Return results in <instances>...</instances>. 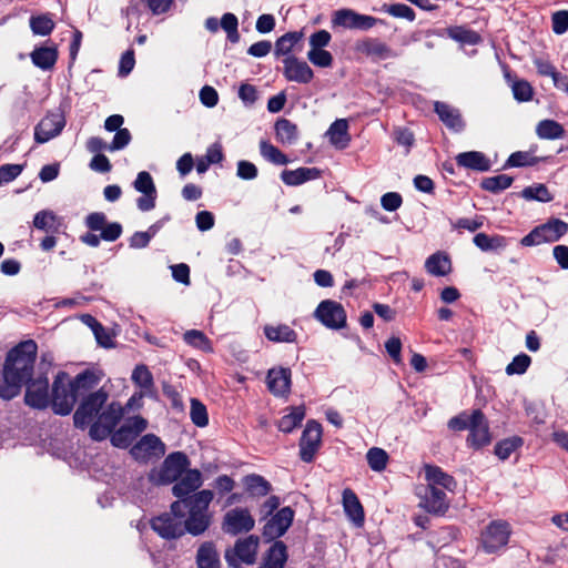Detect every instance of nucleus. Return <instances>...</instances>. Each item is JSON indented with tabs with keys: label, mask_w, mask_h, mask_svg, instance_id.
<instances>
[{
	"label": "nucleus",
	"mask_w": 568,
	"mask_h": 568,
	"mask_svg": "<svg viewBox=\"0 0 568 568\" xmlns=\"http://www.w3.org/2000/svg\"><path fill=\"white\" fill-rule=\"evenodd\" d=\"M109 395L99 389L83 398L73 415L74 425L79 428L90 426L89 435L94 440H103L115 428L123 416V408L119 403L106 405Z\"/></svg>",
	"instance_id": "obj_1"
},
{
	"label": "nucleus",
	"mask_w": 568,
	"mask_h": 568,
	"mask_svg": "<svg viewBox=\"0 0 568 568\" xmlns=\"http://www.w3.org/2000/svg\"><path fill=\"white\" fill-rule=\"evenodd\" d=\"M37 351L36 342L28 339L21 342L8 353L2 379H0L1 398L11 399L16 397L20 393L22 385L30 379Z\"/></svg>",
	"instance_id": "obj_2"
},
{
	"label": "nucleus",
	"mask_w": 568,
	"mask_h": 568,
	"mask_svg": "<svg viewBox=\"0 0 568 568\" xmlns=\"http://www.w3.org/2000/svg\"><path fill=\"white\" fill-rule=\"evenodd\" d=\"M78 395L70 384L69 375L60 372L52 386V408L55 414L65 416L70 414L74 407Z\"/></svg>",
	"instance_id": "obj_3"
},
{
	"label": "nucleus",
	"mask_w": 568,
	"mask_h": 568,
	"mask_svg": "<svg viewBox=\"0 0 568 568\" xmlns=\"http://www.w3.org/2000/svg\"><path fill=\"white\" fill-rule=\"evenodd\" d=\"M189 464L185 454L176 452L170 454L160 468L152 469L149 479L155 485H165L178 480Z\"/></svg>",
	"instance_id": "obj_4"
},
{
	"label": "nucleus",
	"mask_w": 568,
	"mask_h": 568,
	"mask_svg": "<svg viewBox=\"0 0 568 568\" xmlns=\"http://www.w3.org/2000/svg\"><path fill=\"white\" fill-rule=\"evenodd\" d=\"M568 232V223L559 219H550L548 222L536 226L520 240L523 246H536L542 243L558 241Z\"/></svg>",
	"instance_id": "obj_5"
},
{
	"label": "nucleus",
	"mask_w": 568,
	"mask_h": 568,
	"mask_svg": "<svg viewBox=\"0 0 568 568\" xmlns=\"http://www.w3.org/2000/svg\"><path fill=\"white\" fill-rule=\"evenodd\" d=\"M509 536V524L504 520H494L481 532V547L485 552L494 554L507 545Z\"/></svg>",
	"instance_id": "obj_6"
},
{
	"label": "nucleus",
	"mask_w": 568,
	"mask_h": 568,
	"mask_svg": "<svg viewBox=\"0 0 568 568\" xmlns=\"http://www.w3.org/2000/svg\"><path fill=\"white\" fill-rule=\"evenodd\" d=\"M255 520L247 508L236 507L225 513L222 529L225 534L236 536L254 528Z\"/></svg>",
	"instance_id": "obj_7"
},
{
	"label": "nucleus",
	"mask_w": 568,
	"mask_h": 568,
	"mask_svg": "<svg viewBox=\"0 0 568 568\" xmlns=\"http://www.w3.org/2000/svg\"><path fill=\"white\" fill-rule=\"evenodd\" d=\"M213 497V491L203 489L182 500L174 501L171 505V510L174 514H181L183 518L184 509H187V514H209V506Z\"/></svg>",
	"instance_id": "obj_8"
},
{
	"label": "nucleus",
	"mask_w": 568,
	"mask_h": 568,
	"mask_svg": "<svg viewBox=\"0 0 568 568\" xmlns=\"http://www.w3.org/2000/svg\"><path fill=\"white\" fill-rule=\"evenodd\" d=\"M315 317L326 327L338 329L346 324V313L342 304L325 300L322 301L314 313Z\"/></svg>",
	"instance_id": "obj_9"
},
{
	"label": "nucleus",
	"mask_w": 568,
	"mask_h": 568,
	"mask_svg": "<svg viewBox=\"0 0 568 568\" xmlns=\"http://www.w3.org/2000/svg\"><path fill=\"white\" fill-rule=\"evenodd\" d=\"M378 19L372 16L361 14L352 9H339L333 13V26L346 29L369 30L376 26Z\"/></svg>",
	"instance_id": "obj_10"
},
{
	"label": "nucleus",
	"mask_w": 568,
	"mask_h": 568,
	"mask_svg": "<svg viewBox=\"0 0 568 568\" xmlns=\"http://www.w3.org/2000/svg\"><path fill=\"white\" fill-rule=\"evenodd\" d=\"M133 187L142 194L136 200L138 209L142 212L153 210L155 207L158 192L151 174L146 171L139 172L135 181L133 182Z\"/></svg>",
	"instance_id": "obj_11"
},
{
	"label": "nucleus",
	"mask_w": 568,
	"mask_h": 568,
	"mask_svg": "<svg viewBox=\"0 0 568 568\" xmlns=\"http://www.w3.org/2000/svg\"><path fill=\"white\" fill-rule=\"evenodd\" d=\"M322 426L316 420H308L300 440V457L311 463L321 446Z\"/></svg>",
	"instance_id": "obj_12"
},
{
	"label": "nucleus",
	"mask_w": 568,
	"mask_h": 568,
	"mask_svg": "<svg viewBox=\"0 0 568 568\" xmlns=\"http://www.w3.org/2000/svg\"><path fill=\"white\" fill-rule=\"evenodd\" d=\"M152 529L165 539H175L184 534L183 517L181 514H162L151 521Z\"/></svg>",
	"instance_id": "obj_13"
},
{
	"label": "nucleus",
	"mask_w": 568,
	"mask_h": 568,
	"mask_svg": "<svg viewBox=\"0 0 568 568\" xmlns=\"http://www.w3.org/2000/svg\"><path fill=\"white\" fill-rule=\"evenodd\" d=\"M130 453L139 462H149L161 458L165 454V446L158 436L148 434L131 448Z\"/></svg>",
	"instance_id": "obj_14"
},
{
	"label": "nucleus",
	"mask_w": 568,
	"mask_h": 568,
	"mask_svg": "<svg viewBox=\"0 0 568 568\" xmlns=\"http://www.w3.org/2000/svg\"><path fill=\"white\" fill-rule=\"evenodd\" d=\"M65 125L64 116L59 113L47 114L34 129V140L37 143H45L58 136Z\"/></svg>",
	"instance_id": "obj_15"
},
{
	"label": "nucleus",
	"mask_w": 568,
	"mask_h": 568,
	"mask_svg": "<svg viewBox=\"0 0 568 568\" xmlns=\"http://www.w3.org/2000/svg\"><path fill=\"white\" fill-rule=\"evenodd\" d=\"M418 496L420 497L419 506L430 514L443 515L449 507L446 493L438 487L426 486Z\"/></svg>",
	"instance_id": "obj_16"
},
{
	"label": "nucleus",
	"mask_w": 568,
	"mask_h": 568,
	"mask_svg": "<svg viewBox=\"0 0 568 568\" xmlns=\"http://www.w3.org/2000/svg\"><path fill=\"white\" fill-rule=\"evenodd\" d=\"M283 74L287 81L297 83H310L314 78L311 67L296 57H286L283 59Z\"/></svg>",
	"instance_id": "obj_17"
},
{
	"label": "nucleus",
	"mask_w": 568,
	"mask_h": 568,
	"mask_svg": "<svg viewBox=\"0 0 568 568\" xmlns=\"http://www.w3.org/2000/svg\"><path fill=\"white\" fill-rule=\"evenodd\" d=\"M468 444L474 448H480L490 443L488 423L484 414L479 410H473L471 423L469 425Z\"/></svg>",
	"instance_id": "obj_18"
},
{
	"label": "nucleus",
	"mask_w": 568,
	"mask_h": 568,
	"mask_svg": "<svg viewBox=\"0 0 568 568\" xmlns=\"http://www.w3.org/2000/svg\"><path fill=\"white\" fill-rule=\"evenodd\" d=\"M24 400L27 405L33 408H45L50 403L48 378L40 377L34 381H31L27 385Z\"/></svg>",
	"instance_id": "obj_19"
},
{
	"label": "nucleus",
	"mask_w": 568,
	"mask_h": 568,
	"mask_svg": "<svg viewBox=\"0 0 568 568\" xmlns=\"http://www.w3.org/2000/svg\"><path fill=\"white\" fill-rule=\"evenodd\" d=\"M294 511L290 507L280 509L264 526L263 534L270 539L281 537L292 525Z\"/></svg>",
	"instance_id": "obj_20"
},
{
	"label": "nucleus",
	"mask_w": 568,
	"mask_h": 568,
	"mask_svg": "<svg viewBox=\"0 0 568 568\" xmlns=\"http://www.w3.org/2000/svg\"><path fill=\"white\" fill-rule=\"evenodd\" d=\"M202 486V474L197 469H189L172 487V493L180 500L191 496L196 489Z\"/></svg>",
	"instance_id": "obj_21"
},
{
	"label": "nucleus",
	"mask_w": 568,
	"mask_h": 568,
	"mask_svg": "<svg viewBox=\"0 0 568 568\" xmlns=\"http://www.w3.org/2000/svg\"><path fill=\"white\" fill-rule=\"evenodd\" d=\"M266 383L273 395L285 396L290 393L291 371L283 367L272 368L267 373Z\"/></svg>",
	"instance_id": "obj_22"
},
{
	"label": "nucleus",
	"mask_w": 568,
	"mask_h": 568,
	"mask_svg": "<svg viewBox=\"0 0 568 568\" xmlns=\"http://www.w3.org/2000/svg\"><path fill=\"white\" fill-rule=\"evenodd\" d=\"M260 539L257 536L250 535L245 538L236 540L233 554L242 562L253 565L256 561Z\"/></svg>",
	"instance_id": "obj_23"
},
{
	"label": "nucleus",
	"mask_w": 568,
	"mask_h": 568,
	"mask_svg": "<svg viewBox=\"0 0 568 568\" xmlns=\"http://www.w3.org/2000/svg\"><path fill=\"white\" fill-rule=\"evenodd\" d=\"M358 52L368 57H374L381 60L397 57L396 52L393 51L386 43L375 38H368L359 41L356 44Z\"/></svg>",
	"instance_id": "obj_24"
},
{
	"label": "nucleus",
	"mask_w": 568,
	"mask_h": 568,
	"mask_svg": "<svg viewBox=\"0 0 568 568\" xmlns=\"http://www.w3.org/2000/svg\"><path fill=\"white\" fill-rule=\"evenodd\" d=\"M342 501L347 517L356 526H362L364 523V509L356 494L351 488H345L342 494Z\"/></svg>",
	"instance_id": "obj_25"
},
{
	"label": "nucleus",
	"mask_w": 568,
	"mask_h": 568,
	"mask_svg": "<svg viewBox=\"0 0 568 568\" xmlns=\"http://www.w3.org/2000/svg\"><path fill=\"white\" fill-rule=\"evenodd\" d=\"M30 59L37 68L43 71L51 70L58 60V49L53 44L37 47L30 53Z\"/></svg>",
	"instance_id": "obj_26"
},
{
	"label": "nucleus",
	"mask_w": 568,
	"mask_h": 568,
	"mask_svg": "<svg viewBox=\"0 0 568 568\" xmlns=\"http://www.w3.org/2000/svg\"><path fill=\"white\" fill-rule=\"evenodd\" d=\"M425 477L429 487H443L448 491H454L457 484L456 480L437 466L426 465Z\"/></svg>",
	"instance_id": "obj_27"
},
{
	"label": "nucleus",
	"mask_w": 568,
	"mask_h": 568,
	"mask_svg": "<svg viewBox=\"0 0 568 568\" xmlns=\"http://www.w3.org/2000/svg\"><path fill=\"white\" fill-rule=\"evenodd\" d=\"M321 176V171L316 168H298L296 170H285L281 174L282 181L286 185H300L307 181Z\"/></svg>",
	"instance_id": "obj_28"
},
{
	"label": "nucleus",
	"mask_w": 568,
	"mask_h": 568,
	"mask_svg": "<svg viewBox=\"0 0 568 568\" xmlns=\"http://www.w3.org/2000/svg\"><path fill=\"white\" fill-rule=\"evenodd\" d=\"M434 109L439 119L446 124V126L455 131L463 130L464 122L457 109L445 102H435Z\"/></svg>",
	"instance_id": "obj_29"
},
{
	"label": "nucleus",
	"mask_w": 568,
	"mask_h": 568,
	"mask_svg": "<svg viewBox=\"0 0 568 568\" xmlns=\"http://www.w3.org/2000/svg\"><path fill=\"white\" fill-rule=\"evenodd\" d=\"M456 162L459 166L480 172H485L490 169V161L486 158L484 153L478 151L459 153L456 156Z\"/></svg>",
	"instance_id": "obj_30"
},
{
	"label": "nucleus",
	"mask_w": 568,
	"mask_h": 568,
	"mask_svg": "<svg viewBox=\"0 0 568 568\" xmlns=\"http://www.w3.org/2000/svg\"><path fill=\"white\" fill-rule=\"evenodd\" d=\"M287 550L283 541H275L267 550L260 568H284Z\"/></svg>",
	"instance_id": "obj_31"
},
{
	"label": "nucleus",
	"mask_w": 568,
	"mask_h": 568,
	"mask_svg": "<svg viewBox=\"0 0 568 568\" xmlns=\"http://www.w3.org/2000/svg\"><path fill=\"white\" fill-rule=\"evenodd\" d=\"M326 134L329 142L337 149H345L351 141L348 123L345 119L334 121Z\"/></svg>",
	"instance_id": "obj_32"
},
{
	"label": "nucleus",
	"mask_w": 568,
	"mask_h": 568,
	"mask_svg": "<svg viewBox=\"0 0 568 568\" xmlns=\"http://www.w3.org/2000/svg\"><path fill=\"white\" fill-rule=\"evenodd\" d=\"M426 271L434 276H445L452 271V263L447 254L437 252L427 257Z\"/></svg>",
	"instance_id": "obj_33"
},
{
	"label": "nucleus",
	"mask_w": 568,
	"mask_h": 568,
	"mask_svg": "<svg viewBox=\"0 0 568 568\" xmlns=\"http://www.w3.org/2000/svg\"><path fill=\"white\" fill-rule=\"evenodd\" d=\"M474 244L484 252H496L506 248L508 240L503 235H487L477 233L474 236Z\"/></svg>",
	"instance_id": "obj_34"
},
{
	"label": "nucleus",
	"mask_w": 568,
	"mask_h": 568,
	"mask_svg": "<svg viewBox=\"0 0 568 568\" xmlns=\"http://www.w3.org/2000/svg\"><path fill=\"white\" fill-rule=\"evenodd\" d=\"M210 523V514H187V517L183 518L184 532L199 536L209 528Z\"/></svg>",
	"instance_id": "obj_35"
},
{
	"label": "nucleus",
	"mask_w": 568,
	"mask_h": 568,
	"mask_svg": "<svg viewBox=\"0 0 568 568\" xmlns=\"http://www.w3.org/2000/svg\"><path fill=\"white\" fill-rule=\"evenodd\" d=\"M243 483L246 491L253 497L266 496L271 490V484L261 475H247Z\"/></svg>",
	"instance_id": "obj_36"
},
{
	"label": "nucleus",
	"mask_w": 568,
	"mask_h": 568,
	"mask_svg": "<svg viewBox=\"0 0 568 568\" xmlns=\"http://www.w3.org/2000/svg\"><path fill=\"white\" fill-rule=\"evenodd\" d=\"M302 38V31L287 32L283 34L275 42V55H284L285 58L292 57L291 52Z\"/></svg>",
	"instance_id": "obj_37"
},
{
	"label": "nucleus",
	"mask_w": 568,
	"mask_h": 568,
	"mask_svg": "<svg viewBox=\"0 0 568 568\" xmlns=\"http://www.w3.org/2000/svg\"><path fill=\"white\" fill-rule=\"evenodd\" d=\"M505 78L511 88L514 98L519 102H527L532 99L534 90L526 80L513 79L509 72L505 73Z\"/></svg>",
	"instance_id": "obj_38"
},
{
	"label": "nucleus",
	"mask_w": 568,
	"mask_h": 568,
	"mask_svg": "<svg viewBox=\"0 0 568 568\" xmlns=\"http://www.w3.org/2000/svg\"><path fill=\"white\" fill-rule=\"evenodd\" d=\"M275 133L282 144L291 145L297 140V126L287 119L276 121Z\"/></svg>",
	"instance_id": "obj_39"
},
{
	"label": "nucleus",
	"mask_w": 568,
	"mask_h": 568,
	"mask_svg": "<svg viewBox=\"0 0 568 568\" xmlns=\"http://www.w3.org/2000/svg\"><path fill=\"white\" fill-rule=\"evenodd\" d=\"M196 562L199 568H220L219 556L212 544L205 542L199 548Z\"/></svg>",
	"instance_id": "obj_40"
},
{
	"label": "nucleus",
	"mask_w": 568,
	"mask_h": 568,
	"mask_svg": "<svg viewBox=\"0 0 568 568\" xmlns=\"http://www.w3.org/2000/svg\"><path fill=\"white\" fill-rule=\"evenodd\" d=\"M536 133L544 140L561 139L565 134L562 125L555 120H542L536 126Z\"/></svg>",
	"instance_id": "obj_41"
},
{
	"label": "nucleus",
	"mask_w": 568,
	"mask_h": 568,
	"mask_svg": "<svg viewBox=\"0 0 568 568\" xmlns=\"http://www.w3.org/2000/svg\"><path fill=\"white\" fill-rule=\"evenodd\" d=\"M264 334L272 342L293 343L296 339V333L287 325H266Z\"/></svg>",
	"instance_id": "obj_42"
},
{
	"label": "nucleus",
	"mask_w": 568,
	"mask_h": 568,
	"mask_svg": "<svg viewBox=\"0 0 568 568\" xmlns=\"http://www.w3.org/2000/svg\"><path fill=\"white\" fill-rule=\"evenodd\" d=\"M305 417V409L302 406L293 407L291 413L284 415L278 420V429L283 433H291L296 428Z\"/></svg>",
	"instance_id": "obj_43"
},
{
	"label": "nucleus",
	"mask_w": 568,
	"mask_h": 568,
	"mask_svg": "<svg viewBox=\"0 0 568 568\" xmlns=\"http://www.w3.org/2000/svg\"><path fill=\"white\" fill-rule=\"evenodd\" d=\"M183 339L186 344L205 353H212L213 347L211 341L206 335L197 329H190L183 334Z\"/></svg>",
	"instance_id": "obj_44"
},
{
	"label": "nucleus",
	"mask_w": 568,
	"mask_h": 568,
	"mask_svg": "<svg viewBox=\"0 0 568 568\" xmlns=\"http://www.w3.org/2000/svg\"><path fill=\"white\" fill-rule=\"evenodd\" d=\"M260 153L265 160L273 164L285 165L288 163L287 156L268 141L262 140L260 142Z\"/></svg>",
	"instance_id": "obj_45"
},
{
	"label": "nucleus",
	"mask_w": 568,
	"mask_h": 568,
	"mask_svg": "<svg viewBox=\"0 0 568 568\" xmlns=\"http://www.w3.org/2000/svg\"><path fill=\"white\" fill-rule=\"evenodd\" d=\"M58 216L51 210L39 211L33 217V226L37 230L52 232L57 230Z\"/></svg>",
	"instance_id": "obj_46"
},
{
	"label": "nucleus",
	"mask_w": 568,
	"mask_h": 568,
	"mask_svg": "<svg viewBox=\"0 0 568 568\" xmlns=\"http://www.w3.org/2000/svg\"><path fill=\"white\" fill-rule=\"evenodd\" d=\"M54 22L49 14L32 16L30 28L36 36H49L54 29Z\"/></svg>",
	"instance_id": "obj_47"
},
{
	"label": "nucleus",
	"mask_w": 568,
	"mask_h": 568,
	"mask_svg": "<svg viewBox=\"0 0 568 568\" xmlns=\"http://www.w3.org/2000/svg\"><path fill=\"white\" fill-rule=\"evenodd\" d=\"M513 181L511 176L507 174H499L484 179L481 181V187L491 193H498L508 189Z\"/></svg>",
	"instance_id": "obj_48"
},
{
	"label": "nucleus",
	"mask_w": 568,
	"mask_h": 568,
	"mask_svg": "<svg viewBox=\"0 0 568 568\" xmlns=\"http://www.w3.org/2000/svg\"><path fill=\"white\" fill-rule=\"evenodd\" d=\"M521 196L528 201L550 202L552 196L546 185L535 184L523 190Z\"/></svg>",
	"instance_id": "obj_49"
},
{
	"label": "nucleus",
	"mask_w": 568,
	"mask_h": 568,
	"mask_svg": "<svg viewBox=\"0 0 568 568\" xmlns=\"http://www.w3.org/2000/svg\"><path fill=\"white\" fill-rule=\"evenodd\" d=\"M98 382V377L93 373L84 372L79 374L73 381H70V384L79 396L82 392L93 388Z\"/></svg>",
	"instance_id": "obj_50"
},
{
	"label": "nucleus",
	"mask_w": 568,
	"mask_h": 568,
	"mask_svg": "<svg viewBox=\"0 0 568 568\" xmlns=\"http://www.w3.org/2000/svg\"><path fill=\"white\" fill-rule=\"evenodd\" d=\"M366 459L373 470L382 471L386 468L388 455L384 449L373 447L367 452Z\"/></svg>",
	"instance_id": "obj_51"
},
{
	"label": "nucleus",
	"mask_w": 568,
	"mask_h": 568,
	"mask_svg": "<svg viewBox=\"0 0 568 568\" xmlns=\"http://www.w3.org/2000/svg\"><path fill=\"white\" fill-rule=\"evenodd\" d=\"M523 445V439L514 436L499 442L495 447V454L501 459H507L517 448Z\"/></svg>",
	"instance_id": "obj_52"
},
{
	"label": "nucleus",
	"mask_w": 568,
	"mask_h": 568,
	"mask_svg": "<svg viewBox=\"0 0 568 568\" xmlns=\"http://www.w3.org/2000/svg\"><path fill=\"white\" fill-rule=\"evenodd\" d=\"M132 381L146 392L153 387V376L145 365H138L132 373Z\"/></svg>",
	"instance_id": "obj_53"
},
{
	"label": "nucleus",
	"mask_w": 568,
	"mask_h": 568,
	"mask_svg": "<svg viewBox=\"0 0 568 568\" xmlns=\"http://www.w3.org/2000/svg\"><path fill=\"white\" fill-rule=\"evenodd\" d=\"M239 21L235 14L233 13H224L221 19V27L226 32L227 39L235 43L240 39V34L237 32Z\"/></svg>",
	"instance_id": "obj_54"
},
{
	"label": "nucleus",
	"mask_w": 568,
	"mask_h": 568,
	"mask_svg": "<svg viewBox=\"0 0 568 568\" xmlns=\"http://www.w3.org/2000/svg\"><path fill=\"white\" fill-rule=\"evenodd\" d=\"M191 419L199 426L204 427L209 423L206 407L196 398L191 399Z\"/></svg>",
	"instance_id": "obj_55"
},
{
	"label": "nucleus",
	"mask_w": 568,
	"mask_h": 568,
	"mask_svg": "<svg viewBox=\"0 0 568 568\" xmlns=\"http://www.w3.org/2000/svg\"><path fill=\"white\" fill-rule=\"evenodd\" d=\"M111 437V443L113 446L119 448H126L131 445L135 436L132 435L129 427L122 425L116 432L109 435Z\"/></svg>",
	"instance_id": "obj_56"
},
{
	"label": "nucleus",
	"mask_w": 568,
	"mask_h": 568,
	"mask_svg": "<svg viewBox=\"0 0 568 568\" xmlns=\"http://www.w3.org/2000/svg\"><path fill=\"white\" fill-rule=\"evenodd\" d=\"M307 59L311 63L320 68H328L333 63V55L324 49H311L307 52Z\"/></svg>",
	"instance_id": "obj_57"
},
{
	"label": "nucleus",
	"mask_w": 568,
	"mask_h": 568,
	"mask_svg": "<svg viewBox=\"0 0 568 568\" xmlns=\"http://www.w3.org/2000/svg\"><path fill=\"white\" fill-rule=\"evenodd\" d=\"M531 363V358L526 354H519L513 358V361L507 365L506 373L507 375L515 374H524Z\"/></svg>",
	"instance_id": "obj_58"
},
{
	"label": "nucleus",
	"mask_w": 568,
	"mask_h": 568,
	"mask_svg": "<svg viewBox=\"0 0 568 568\" xmlns=\"http://www.w3.org/2000/svg\"><path fill=\"white\" fill-rule=\"evenodd\" d=\"M448 33L452 39L463 43L476 44L479 41V36L476 32L462 27L449 29Z\"/></svg>",
	"instance_id": "obj_59"
},
{
	"label": "nucleus",
	"mask_w": 568,
	"mask_h": 568,
	"mask_svg": "<svg viewBox=\"0 0 568 568\" xmlns=\"http://www.w3.org/2000/svg\"><path fill=\"white\" fill-rule=\"evenodd\" d=\"M386 12L395 18H403L408 21H413L415 19L414 10L404 3H394L386 8Z\"/></svg>",
	"instance_id": "obj_60"
},
{
	"label": "nucleus",
	"mask_w": 568,
	"mask_h": 568,
	"mask_svg": "<svg viewBox=\"0 0 568 568\" xmlns=\"http://www.w3.org/2000/svg\"><path fill=\"white\" fill-rule=\"evenodd\" d=\"M257 168L254 163L241 160L237 162L236 175L242 180H254L257 176Z\"/></svg>",
	"instance_id": "obj_61"
},
{
	"label": "nucleus",
	"mask_w": 568,
	"mask_h": 568,
	"mask_svg": "<svg viewBox=\"0 0 568 568\" xmlns=\"http://www.w3.org/2000/svg\"><path fill=\"white\" fill-rule=\"evenodd\" d=\"M403 203L402 195L397 192L385 193L381 197V205L384 210L394 212L400 207Z\"/></svg>",
	"instance_id": "obj_62"
},
{
	"label": "nucleus",
	"mask_w": 568,
	"mask_h": 568,
	"mask_svg": "<svg viewBox=\"0 0 568 568\" xmlns=\"http://www.w3.org/2000/svg\"><path fill=\"white\" fill-rule=\"evenodd\" d=\"M131 141V133L128 129H122L115 132V135L108 146V151H118L124 149Z\"/></svg>",
	"instance_id": "obj_63"
},
{
	"label": "nucleus",
	"mask_w": 568,
	"mask_h": 568,
	"mask_svg": "<svg viewBox=\"0 0 568 568\" xmlns=\"http://www.w3.org/2000/svg\"><path fill=\"white\" fill-rule=\"evenodd\" d=\"M552 31L556 34H564L568 30V11L560 10L552 14Z\"/></svg>",
	"instance_id": "obj_64"
}]
</instances>
